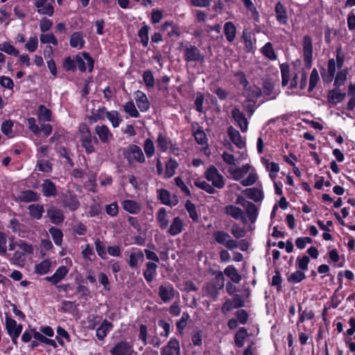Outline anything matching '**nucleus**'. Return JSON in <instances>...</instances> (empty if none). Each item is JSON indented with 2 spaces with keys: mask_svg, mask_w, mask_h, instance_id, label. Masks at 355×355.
<instances>
[{
  "mask_svg": "<svg viewBox=\"0 0 355 355\" xmlns=\"http://www.w3.org/2000/svg\"><path fill=\"white\" fill-rule=\"evenodd\" d=\"M296 261H297V268L300 270H301L302 271L308 270V266H309V263L310 261V259L308 256L304 255L302 257H299L297 258Z\"/></svg>",
  "mask_w": 355,
  "mask_h": 355,
  "instance_id": "69168bd1",
  "label": "nucleus"
},
{
  "mask_svg": "<svg viewBox=\"0 0 355 355\" xmlns=\"http://www.w3.org/2000/svg\"><path fill=\"white\" fill-rule=\"evenodd\" d=\"M194 184L208 193L212 194L215 193L214 188L205 180H197L195 181Z\"/></svg>",
  "mask_w": 355,
  "mask_h": 355,
  "instance_id": "5fc2aeb1",
  "label": "nucleus"
},
{
  "mask_svg": "<svg viewBox=\"0 0 355 355\" xmlns=\"http://www.w3.org/2000/svg\"><path fill=\"white\" fill-rule=\"evenodd\" d=\"M328 101L332 104H337L343 101L345 97V93H341L338 88L329 91Z\"/></svg>",
  "mask_w": 355,
  "mask_h": 355,
  "instance_id": "bb28decb",
  "label": "nucleus"
},
{
  "mask_svg": "<svg viewBox=\"0 0 355 355\" xmlns=\"http://www.w3.org/2000/svg\"><path fill=\"white\" fill-rule=\"evenodd\" d=\"M144 260V252L141 250L137 252H132L130 254L128 264L132 268H137L139 262Z\"/></svg>",
  "mask_w": 355,
  "mask_h": 355,
  "instance_id": "2f4dec72",
  "label": "nucleus"
},
{
  "mask_svg": "<svg viewBox=\"0 0 355 355\" xmlns=\"http://www.w3.org/2000/svg\"><path fill=\"white\" fill-rule=\"evenodd\" d=\"M157 220L161 229L164 230L167 227L169 220L165 208L162 207L159 210Z\"/></svg>",
  "mask_w": 355,
  "mask_h": 355,
  "instance_id": "4c0bfd02",
  "label": "nucleus"
},
{
  "mask_svg": "<svg viewBox=\"0 0 355 355\" xmlns=\"http://www.w3.org/2000/svg\"><path fill=\"white\" fill-rule=\"evenodd\" d=\"M96 251L98 255L103 259H107V253L105 251V245L99 239H96L94 241Z\"/></svg>",
  "mask_w": 355,
  "mask_h": 355,
  "instance_id": "09e8293b",
  "label": "nucleus"
},
{
  "mask_svg": "<svg viewBox=\"0 0 355 355\" xmlns=\"http://www.w3.org/2000/svg\"><path fill=\"white\" fill-rule=\"evenodd\" d=\"M40 42L43 44H53V45H58V40L52 33L42 34L40 37Z\"/></svg>",
  "mask_w": 355,
  "mask_h": 355,
  "instance_id": "680f3d73",
  "label": "nucleus"
},
{
  "mask_svg": "<svg viewBox=\"0 0 355 355\" xmlns=\"http://www.w3.org/2000/svg\"><path fill=\"white\" fill-rule=\"evenodd\" d=\"M236 203L240 205L242 207V216L245 220L243 223L247 224L248 223H253L257 217V207L252 202L248 201L243 196L239 195L237 196Z\"/></svg>",
  "mask_w": 355,
  "mask_h": 355,
  "instance_id": "f257e3e1",
  "label": "nucleus"
},
{
  "mask_svg": "<svg viewBox=\"0 0 355 355\" xmlns=\"http://www.w3.org/2000/svg\"><path fill=\"white\" fill-rule=\"evenodd\" d=\"M232 115L234 121L237 123L242 132H246L248 130V123L244 114L238 108H234L232 110Z\"/></svg>",
  "mask_w": 355,
  "mask_h": 355,
  "instance_id": "f3484780",
  "label": "nucleus"
},
{
  "mask_svg": "<svg viewBox=\"0 0 355 355\" xmlns=\"http://www.w3.org/2000/svg\"><path fill=\"white\" fill-rule=\"evenodd\" d=\"M248 336L247 330L242 327L235 334L234 341L237 347H241L244 345V340Z\"/></svg>",
  "mask_w": 355,
  "mask_h": 355,
  "instance_id": "a19ab883",
  "label": "nucleus"
},
{
  "mask_svg": "<svg viewBox=\"0 0 355 355\" xmlns=\"http://www.w3.org/2000/svg\"><path fill=\"white\" fill-rule=\"evenodd\" d=\"M112 327L113 324L110 322L104 320L96 329V335L98 340H103Z\"/></svg>",
  "mask_w": 355,
  "mask_h": 355,
  "instance_id": "b1692460",
  "label": "nucleus"
},
{
  "mask_svg": "<svg viewBox=\"0 0 355 355\" xmlns=\"http://www.w3.org/2000/svg\"><path fill=\"white\" fill-rule=\"evenodd\" d=\"M0 51L14 56H18L19 53V51L14 46L7 42L0 44Z\"/></svg>",
  "mask_w": 355,
  "mask_h": 355,
  "instance_id": "603ef678",
  "label": "nucleus"
},
{
  "mask_svg": "<svg viewBox=\"0 0 355 355\" xmlns=\"http://www.w3.org/2000/svg\"><path fill=\"white\" fill-rule=\"evenodd\" d=\"M123 208L133 214L139 213L141 209L140 204L132 200H124L123 202Z\"/></svg>",
  "mask_w": 355,
  "mask_h": 355,
  "instance_id": "393cba45",
  "label": "nucleus"
},
{
  "mask_svg": "<svg viewBox=\"0 0 355 355\" xmlns=\"http://www.w3.org/2000/svg\"><path fill=\"white\" fill-rule=\"evenodd\" d=\"M225 212L226 214L231 216L235 219H240L242 222L245 220L242 216V209L234 205H227L225 207Z\"/></svg>",
  "mask_w": 355,
  "mask_h": 355,
  "instance_id": "f704fd0d",
  "label": "nucleus"
},
{
  "mask_svg": "<svg viewBox=\"0 0 355 355\" xmlns=\"http://www.w3.org/2000/svg\"><path fill=\"white\" fill-rule=\"evenodd\" d=\"M279 84H274L268 82V100L275 99L279 94Z\"/></svg>",
  "mask_w": 355,
  "mask_h": 355,
  "instance_id": "37998d69",
  "label": "nucleus"
},
{
  "mask_svg": "<svg viewBox=\"0 0 355 355\" xmlns=\"http://www.w3.org/2000/svg\"><path fill=\"white\" fill-rule=\"evenodd\" d=\"M51 267V261L49 259L43 260L40 263L35 265V272L40 275H44L50 270Z\"/></svg>",
  "mask_w": 355,
  "mask_h": 355,
  "instance_id": "473e14b6",
  "label": "nucleus"
},
{
  "mask_svg": "<svg viewBox=\"0 0 355 355\" xmlns=\"http://www.w3.org/2000/svg\"><path fill=\"white\" fill-rule=\"evenodd\" d=\"M80 133L81 144L85 148V151L89 154L94 153L95 149L92 144V141L94 140V143L97 144H98V139L92 135L89 129L86 125H83L80 130Z\"/></svg>",
  "mask_w": 355,
  "mask_h": 355,
  "instance_id": "20e7f679",
  "label": "nucleus"
},
{
  "mask_svg": "<svg viewBox=\"0 0 355 355\" xmlns=\"http://www.w3.org/2000/svg\"><path fill=\"white\" fill-rule=\"evenodd\" d=\"M184 58L186 62H196L202 60L204 56L196 46L190 45L184 47Z\"/></svg>",
  "mask_w": 355,
  "mask_h": 355,
  "instance_id": "1a4fd4ad",
  "label": "nucleus"
},
{
  "mask_svg": "<svg viewBox=\"0 0 355 355\" xmlns=\"http://www.w3.org/2000/svg\"><path fill=\"white\" fill-rule=\"evenodd\" d=\"M224 33L227 40L232 42L236 36V27L231 21L226 22L224 25Z\"/></svg>",
  "mask_w": 355,
  "mask_h": 355,
  "instance_id": "e433bc0d",
  "label": "nucleus"
},
{
  "mask_svg": "<svg viewBox=\"0 0 355 355\" xmlns=\"http://www.w3.org/2000/svg\"><path fill=\"white\" fill-rule=\"evenodd\" d=\"M123 155L129 164L135 162L143 164L146 162V157L141 148L135 144H130L122 149Z\"/></svg>",
  "mask_w": 355,
  "mask_h": 355,
  "instance_id": "7ed1b4c3",
  "label": "nucleus"
},
{
  "mask_svg": "<svg viewBox=\"0 0 355 355\" xmlns=\"http://www.w3.org/2000/svg\"><path fill=\"white\" fill-rule=\"evenodd\" d=\"M146 268L144 271V276L146 280L150 283L153 282L157 275V265L153 261H148L146 263Z\"/></svg>",
  "mask_w": 355,
  "mask_h": 355,
  "instance_id": "5701e85b",
  "label": "nucleus"
},
{
  "mask_svg": "<svg viewBox=\"0 0 355 355\" xmlns=\"http://www.w3.org/2000/svg\"><path fill=\"white\" fill-rule=\"evenodd\" d=\"M144 148L148 157H151L155 153V146L153 141L148 138L144 141Z\"/></svg>",
  "mask_w": 355,
  "mask_h": 355,
  "instance_id": "bf43d9fd",
  "label": "nucleus"
},
{
  "mask_svg": "<svg viewBox=\"0 0 355 355\" xmlns=\"http://www.w3.org/2000/svg\"><path fill=\"white\" fill-rule=\"evenodd\" d=\"M51 111L46 108L44 105H40L38 110L39 120L43 121H50L51 120Z\"/></svg>",
  "mask_w": 355,
  "mask_h": 355,
  "instance_id": "79ce46f5",
  "label": "nucleus"
},
{
  "mask_svg": "<svg viewBox=\"0 0 355 355\" xmlns=\"http://www.w3.org/2000/svg\"><path fill=\"white\" fill-rule=\"evenodd\" d=\"M123 110L132 117L137 118L139 116V113L132 101L127 102L123 105Z\"/></svg>",
  "mask_w": 355,
  "mask_h": 355,
  "instance_id": "8fccbe9b",
  "label": "nucleus"
},
{
  "mask_svg": "<svg viewBox=\"0 0 355 355\" xmlns=\"http://www.w3.org/2000/svg\"><path fill=\"white\" fill-rule=\"evenodd\" d=\"M26 261V256L21 251L17 250L14 252L12 257L10 258V261L17 266H24Z\"/></svg>",
  "mask_w": 355,
  "mask_h": 355,
  "instance_id": "ea45409f",
  "label": "nucleus"
},
{
  "mask_svg": "<svg viewBox=\"0 0 355 355\" xmlns=\"http://www.w3.org/2000/svg\"><path fill=\"white\" fill-rule=\"evenodd\" d=\"M182 229L183 223L182 220L179 217H175L173 218L168 232L171 236H176L182 232Z\"/></svg>",
  "mask_w": 355,
  "mask_h": 355,
  "instance_id": "c85d7f7f",
  "label": "nucleus"
},
{
  "mask_svg": "<svg viewBox=\"0 0 355 355\" xmlns=\"http://www.w3.org/2000/svg\"><path fill=\"white\" fill-rule=\"evenodd\" d=\"M49 232L55 245L60 246L62 242V232L56 227H51Z\"/></svg>",
  "mask_w": 355,
  "mask_h": 355,
  "instance_id": "58836bf2",
  "label": "nucleus"
},
{
  "mask_svg": "<svg viewBox=\"0 0 355 355\" xmlns=\"http://www.w3.org/2000/svg\"><path fill=\"white\" fill-rule=\"evenodd\" d=\"M19 198L22 202H30L37 201L39 198L36 192L32 190H26L20 193Z\"/></svg>",
  "mask_w": 355,
  "mask_h": 355,
  "instance_id": "72a5a7b5",
  "label": "nucleus"
},
{
  "mask_svg": "<svg viewBox=\"0 0 355 355\" xmlns=\"http://www.w3.org/2000/svg\"><path fill=\"white\" fill-rule=\"evenodd\" d=\"M132 346L126 341L118 343L110 350V355H132Z\"/></svg>",
  "mask_w": 355,
  "mask_h": 355,
  "instance_id": "9d476101",
  "label": "nucleus"
},
{
  "mask_svg": "<svg viewBox=\"0 0 355 355\" xmlns=\"http://www.w3.org/2000/svg\"><path fill=\"white\" fill-rule=\"evenodd\" d=\"M347 70H341L337 73L334 81V86L336 88H339L341 85H344L347 80Z\"/></svg>",
  "mask_w": 355,
  "mask_h": 355,
  "instance_id": "864d4df0",
  "label": "nucleus"
},
{
  "mask_svg": "<svg viewBox=\"0 0 355 355\" xmlns=\"http://www.w3.org/2000/svg\"><path fill=\"white\" fill-rule=\"evenodd\" d=\"M214 277L209 283L216 289H222L225 285V279L223 272L221 271H216L214 272Z\"/></svg>",
  "mask_w": 355,
  "mask_h": 355,
  "instance_id": "c9c22d12",
  "label": "nucleus"
},
{
  "mask_svg": "<svg viewBox=\"0 0 355 355\" xmlns=\"http://www.w3.org/2000/svg\"><path fill=\"white\" fill-rule=\"evenodd\" d=\"M305 278H306V275L303 271L296 270L295 272L291 273L288 277L287 280L289 283L296 284V283H299V282H302Z\"/></svg>",
  "mask_w": 355,
  "mask_h": 355,
  "instance_id": "de8ad7c7",
  "label": "nucleus"
},
{
  "mask_svg": "<svg viewBox=\"0 0 355 355\" xmlns=\"http://www.w3.org/2000/svg\"><path fill=\"white\" fill-rule=\"evenodd\" d=\"M175 291L173 286L168 284L166 285H161L159 287V296L164 302L171 301L175 297Z\"/></svg>",
  "mask_w": 355,
  "mask_h": 355,
  "instance_id": "f8f14e48",
  "label": "nucleus"
},
{
  "mask_svg": "<svg viewBox=\"0 0 355 355\" xmlns=\"http://www.w3.org/2000/svg\"><path fill=\"white\" fill-rule=\"evenodd\" d=\"M205 176L208 181L211 182L213 187L218 189L224 187V178L215 166L209 167L205 173Z\"/></svg>",
  "mask_w": 355,
  "mask_h": 355,
  "instance_id": "39448f33",
  "label": "nucleus"
},
{
  "mask_svg": "<svg viewBox=\"0 0 355 355\" xmlns=\"http://www.w3.org/2000/svg\"><path fill=\"white\" fill-rule=\"evenodd\" d=\"M106 117L114 128L118 127L122 121L116 111L106 112Z\"/></svg>",
  "mask_w": 355,
  "mask_h": 355,
  "instance_id": "a18cd8bd",
  "label": "nucleus"
},
{
  "mask_svg": "<svg viewBox=\"0 0 355 355\" xmlns=\"http://www.w3.org/2000/svg\"><path fill=\"white\" fill-rule=\"evenodd\" d=\"M70 45L73 48L80 49L83 48L85 40H83V34L80 32L73 33L70 37Z\"/></svg>",
  "mask_w": 355,
  "mask_h": 355,
  "instance_id": "cd10ccee",
  "label": "nucleus"
},
{
  "mask_svg": "<svg viewBox=\"0 0 355 355\" xmlns=\"http://www.w3.org/2000/svg\"><path fill=\"white\" fill-rule=\"evenodd\" d=\"M143 80L147 87H153L155 85L154 76L152 71L150 70L144 72Z\"/></svg>",
  "mask_w": 355,
  "mask_h": 355,
  "instance_id": "052dcab7",
  "label": "nucleus"
},
{
  "mask_svg": "<svg viewBox=\"0 0 355 355\" xmlns=\"http://www.w3.org/2000/svg\"><path fill=\"white\" fill-rule=\"evenodd\" d=\"M42 194L44 197L51 198L57 196L55 184L49 179H45L41 184Z\"/></svg>",
  "mask_w": 355,
  "mask_h": 355,
  "instance_id": "4468645a",
  "label": "nucleus"
},
{
  "mask_svg": "<svg viewBox=\"0 0 355 355\" xmlns=\"http://www.w3.org/2000/svg\"><path fill=\"white\" fill-rule=\"evenodd\" d=\"M228 277L233 282L239 284L241 280V276L233 266H228L225 270L223 275Z\"/></svg>",
  "mask_w": 355,
  "mask_h": 355,
  "instance_id": "7c9ffc66",
  "label": "nucleus"
},
{
  "mask_svg": "<svg viewBox=\"0 0 355 355\" xmlns=\"http://www.w3.org/2000/svg\"><path fill=\"white\" fill-rule=\"evenodd\" d=\"M62 206L64 208L69 209L70 211H76L80 207V202L77 196L74 194L69 193L65 195L62 199Z\"/></svg>",
  "mask_w": 355,
  "mask_h": 355,
  "instance_id": "a211bd4d",
  "label": "nucleus"
},
{
  "mask_svg": "<svg viewBox=\"0 0 355 355\" xmlns=\"http://www.w3.org/2000/svg\"><path fill=\"white\" fill-rule=\"evenodd\" d=\"M149 26L147 25H144L141 28L139 31L138 35L140 38L141 42L144 47H146L148 44V32H149Z\"/></svg>",
  "mask_w": 355,
  "mask_h": 355,
  "instance_id": "49530a36",
  "label": "nucleus"
},
{
  "mask_svg": "<svg viewBox=\"0 0 355 355\" xmlns=\"http://www.w3.org/2000/svg\"><path fill=\"white\" fill-rule=\"evenodd\" d=\"M304 60L306 66L310 68L312 63L313 44L309 35H304L302 40Z\"/></svg>",
  "mask_w": 355,
  "mask_h": 355,
  "instance_id": "6e6552de",
  "label": "nucleus"
},
{
  "mask_svg": "<svg viewBox=\"0 0 355 355\" xmlns=\"http://www.w3.org/2000/svg\"><path fill=\"white\" fill-rule=\"evenodd\" d=\"M194 137L198 144L200 145H205L207 143V135L202 130H197L194 132Z\"/></svg>",
  "mask_w": 355,
  "mask_h": 355,
  "instance_id": "774afa93",
  "label": "nucleus"
},
{
  "mask_svg": "<svg viewBox=\"0 0 355 355\" xmlns=\"http://www.w3.org/2000/svg\"><path fill=\"white\" fill-rule=\"evenodd\" d=\"M95 132L103 143L109 142L113 137L112 132L105 125H96L95 128Z\"/></svg>",
  "mask_w": 355,
  "mask_h": 355,
  "instance_id": "6ab92c4d",
  "label": "nucleus"
},
{
  "mask_svg": "<svg viewBox=\"0 0 355 355\" xmlns=\"http://www.w3.org/2000/svg\"><path fill=\"white\" fill-rule=\"evenodd\" d=\"M275 17L277 21L281 24H286L288 21L287 12L285 7L281 3L277 2L275 8Z\"/></svg>",
  "mask_w": 355,
  "mask_h": 355,
  "instance_id": "4be33fe9",
  "label": "nucleus"
},
{
  "mask_svg": "<svg viewBox=\"0 0 355 355\" xmlns=\"http://www.w3.org/2000/svg\"><path fill=\"white\" fill-rule=\"evenodd\" d=\"M135 101L137 107L141 112L147 111L150 107V102L146 95L138 90L135 92Z\"/></svg>",
  "mask_w": 355,
  "mask_h": 355,
  "instance_id": "aec40b11",
  "label": "nucleus"
},
{
  "mask_svg": "<svg viewBox=\"0 0 355 355\" xmlns=\"http://www.w3.org/2000/svg\"><path fill=\"white\" fill-rule=\"evenodd\" d=\"M46 216L50 221L55 225L62 223L64 220L62 211L53 205L46 210Z\"/></svg>",
  "mask_w": 355,
  "mask_h": 355,
  "instance_id": "9b49d317",
  "label": "nucleus"
},
{
  "mask_svg": "<svg viewBox=\"0 0 355 355\" xmlns=\"http://www.w3.org/2000/svg\"><path fill=\"white\" fill-rule=\"evenodd\" d=\"M33 336L35 339L41 343L49 345L55 348L57 347V344L55 340L47 338L46 336H44L39 331H36L35 330H34Z\"/></svg>",
  "mask_w": 355,
  "mask_h": 355,
  "instance_id": "c03bdc74",
  "label": "nucleus"
},
{
  "mask_svg": "<svg viewBox=\"0 0 355 355\" xmlns=\"http://www.w3.org/2000/svg\"><path fill=\"white\" fill-rule=\"evenodd\" d=\"M7 235L2 232H0V255L5 256L7 254Z\"/></svg>",
  "mask_w": 355,
  "mask_h": 355,
  "instance_id": "e2e57ef3",
  "label": "nucleus"
},
{
  "mask_svg": "<svg viewBox=\"0 0 355 355\" xmlns=\"http://www.w3.org/2000/svg\"><path fill=\"white\" fill-rule=\"evenodd\" d=\"M68 273V270L66 266H60L55 272L50 277H45V279L51 282L53 284H56L60 282Z\"/></svg>",
  "mask_w": 355,
  "mask_h": 355,
  "instance_id": "412c9836",
  "label": "nucleus"
},
{
  "mask_svg": "<svg viewBox=\"0 0 355 355\" xmlns=\"http://www.w3.org/2000/svg\"><path fill=\"white\" fill-rule=\"evenodd\" d=\"M180 353L179 341L176 338H171L162 349L161 355H180Z\"/></svg>",
  "mask_w": 355,
  "mask_h": 355,
  "instance_id": "ddd939ff",
  "label": "nucleus"
},
{
  "mask_svg": "<svg viewBox=\"0 0 355 355\" xmlns=\"http://www.w3.org/2000/svg\"><path fill=\"white\" fill-rule=\"evenodd\" d=\"M13 123L10 120L5 121L1 124V131L3 134L8 136L9 138L14 137L12 131Z\"/></svg>",
  "mask_w": 355,
  "mask_h": 355,
  "instance_id": "3c124183",
  "label": "nucleus"
},
{
  "mask_svg": "<svg viewBox=\"0 0 355 355\" xmlns=\"http://www.w3.org/2000/svg\"><path fill=\"white\" fill-rule=\"evenodd\" d=\"M320 77L316 69H313L310 75L309 92H312L317 85Z\"/></svg>",
  "mask_w": 355,
  "mask_h": 355,
  "instance_id": "6e6d98bb",
  "label": "nucleus"
},
{
  "mask_svg": "<svg viewBox=\"0 0 355 355\" xmlns=\"http://www.w3.org/2000/svg\"><path fill=\"white\" fill-rule=\"evenodd\" d=\"M227 134L230 140L239 148H243L245 146V141L241 136L239 132L234 128L232 126H230L227 129Z\"/></svg>",
  "mask_w": 355,
  "mask_h": 355,
  "instance_id": "2eb2a0df",
  "label": "nucleus"
},
{
  "mask_svg": "<svg viewBox=\"0 0 355 355\" xmlns=\"http://www.w3.org/2000/svg\"><path fill=\"white\" fill-rule=\"evenodd\" d=\"M48 0H36L35 6L37 8V12L40 15L52 16L54 8L53 6L47 3Z\"/></svg>",
  "mask_w": 355,
  "mask_h": 355,
  "instance_id": "dca6fc26",
  "label": "nucleus"
},
{
  "mask_svg": "<svg viewBox=\"0 0 355 355\" xmlns=\"http://www.w3.org/2000/svg\"><path fill=\"white\" fill-rule=\"evenodd\" d=\"M282 73V84L283 86L287 85L289 80V66L287 64L280 65Z\"/></svg>",
  "mask_w": 355,
  "mask_h": 355,
  "instance_id": "13d9d810",
  "label": "nucleus"
},
{
  "mask_svg": "<svg viewBox=\"0 0 355 355\" xmlns=\"http://www.w3.org/2000/svg\"><path fill=\"white\" fill-rule=\"evenodd\" d=\"M213 237L217 243L224 245L230 250H234L236 246L235 240L232 239L231 236L225 231L218 230L214 232Z\"/></svg>",
  "mask_w": 355,
  "mask_h": 355,
  "instance_id": "423d86ee",
  "label": "nucleus"
},
{
  "mask_svg": "<svg viewBox=\"0 0 355 355\" xmlns=\"http://www.w3.org/2000/svg\"><path fill=\"white\" fill-rule=\"evenodd\" d=\"M243 193L246 197L256 202L260 201L263 198V191L257 188L246 189L243 191Z\"/></svg>",
  "mask_w": 355,
  "mask_h": 355,
  "instance_id": "c756f323",
  "label": "nucleus"
},
{
  "mask_svg": "<svg viewBox=\"0 0 355 355\" xmlns=\"http://www.w3.org/2000/svg\"><path fill=\"white\" fill-rule=\"evenodd\" d=\"M29 215L35 219L40 220L44 213L43 205L39 204H32L28 207Z\"/></svg>",
  "mask_w": 355,
  "mask_h": 355,
  "instance_id": "a878e982",
  "label": "nucleus"
},
{
  "mask_svg": "<svg viewBox=\"0 0 355 355\" xmlns=\"http://www.w3.org/2000/svg\"><path fill=\"white\" fill-rule=\"evenodd\" d=\"M250 168V165L247 164L243 165L241 168L230 170V173L232 178L236 181H241L242 185L250 186L253 184L257 180V175L254 173H250L248 176L244 178Z\"/></svg>",
  "mask_w": 355,
  "mask_h": 355,
  "instance_id": "f03ea898",
  "label": "nucleus"
},
{
  "mask_svg": "<svg viewBox=\"0 0 355 355\" xmlns=\"http://www.w3.org/2000/svg\"><path fill=\"white\" fill-rule=\"evenodd\" d=\"M189 318L190 316L188 313L184 312L182 313L181 318L176 323L177 329L180 332L182 331L186 327Z\"/></svg>",
  "mask_w": 355,
  "mask_h": 355,
  "instance_id": "338daca9",
  "label": "nucleus"
},
{
  "mask_svg": "<svg viewBox=\"0 0 355 355\" xmlns=\"http://www.w3.org/2000/svg\"><path fill=\"white\" fill-rule=\"evenodd\" d=\"M185 207L189 214V216L192 218V220L193 221H198V216L196 212L195 205L192 203L190 200H187L185 204Z\"/></svg>",
  "mask_w": 355,
  "mask_h": 355,
  "instance_id": "4d7b16f0",
  "label": "nucleus"
},
{
  "mask_svg": "<svg viewBox=\"0 0 355 355\" xmlns=\"http://www.w3.org/2000/svg\"><path fill=\"white\" fill-rule=\"evenodd\" d=\"M18 247L21 252L26 254H31L33 253V247L32 245L28 244L26 241L19 239L18 241Z\"/></svg>",
  "mask_w": 355,
  "mask_h": 355,
  "instance_id": "0e129e2a",
  "label": "nucleus"
},
{
  "mask_svg": "<svg viewBox=\"0 0 355 355\" xmlns=\"http://www.w3.org/2000/svg\"><path fill=\"white\" fill-rule=\"evenodd\" d=\"M6 329L8 335L12 338V343L17 344V339L22 331V325L17 324L14 319L7 315L6 317Z\"/></svg>",
  "mask_w": 355,
  "mask_h": 355,
  "instance_id": "0eeeda50",
  "label": "nucleus"
}]
</instances>
